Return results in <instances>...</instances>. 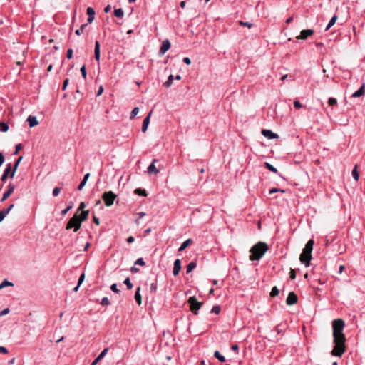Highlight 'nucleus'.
Returning <instances> with one entry per match:
<instances>
[{
	"instance_id": "f257e3e1",
	"label": "nucleus",
	"mask_w": 365,
	"mask_h": 365,
	"mask_svg": "<svg viewBox=\"0 0 365 365\" xmlns=\"http://www.w3.org/2000/svg\"><path fill=\"white\" fill-rule=\"evenodd\" d=\"M345 326L344 320L337 319L332 322L334 347L331 354L332 356H341L346 351V337L343 333Z\"/></svg>"
},
{
	"instance_id": "f03ea898",
	"label": "nucleus",
	"mask_w": 365,
	"mask_h": 365,
	"mask_svg": "<svg viewBox=\"0 0 365 365\" xmlns=\"http://www.w3.org/2000/svg\"><path fill=\"white\" fill-rule=\"evenodd\" d=\"M269 247L267 243L263 242H259L252 246L250 250L251 255H250V259L251 261L259 260L265 252L268 250Z\"/></svg>"
},
{
	"instance_id": "7ed1b4c3",
	"label": "nucleus",
	"mask_w": 365,
	"mask_h": 365,
	"mask_svg": "<svg viewBox=\"0 0 365 365\" xmlns=\"http://www.w3.org/2000/svg\"><path fill=\"white\" fill-rule=\"evenodd\" d=\"M314 240H309L305 245L304 248L302 250V254L299 257L300 262L304 264L305 267H309L310 264V260L312 259V252L313 250Z\"/></svg>"
},
{
	"instance_id": "20e7f679",
	"label": "nucleus",
	"mask_w": 365,
	"mask_h": 365,
	"mask_svg": "<svg viewBox=\"0 0 365 365\" xmlns=\"http://www.w3.org/2000/svg\"><path fill=\"white\" fill-rule=\"evenodd\" d=\"M81 222L78 219V215L75 214L68 222L66 230L73 229L74 232H77L81 226Z\"/></svg>"
},
{
	"instance_id": "39448f33",
	"label": "nucleus",
	"mask_w": 365,
	"mask_h": 365,
	"mask_svg": "<svg viewBox=\"0 0 365 365\" xmlns=\"http://www.w3.org/2000/svg\"><path fill=\"white\" fill-rule=\"evenodd\" d=\"M116 197L117 195L112 191L105 192L102 195V199L107 207H110L113 205Z\"/></svg>"
},
{
	"instance_id": "423d86ee",
	"label": "nucleus",
	"mask_w": 365,
	"mask_h": 365,
	"mask_svg": "<svg viewBox=\"0 0 365 365\" xmlns=\"http://www.w3.org/2000/svg\"><path fill=\"white\" fill-rule=\"evenodd\" d=\"M188 303L190 306V310L197 314V312L200 309L202 303L199 302L195 297H190L188 299Z\"/></svg>"
},
{
	"instance_id": "0eeeda50",
	"label": "nucleus",
	"mask_w": 365,
	"mask_h": 365,
	"mask_svg": "<svg viewBox=\"0 0 365 365\" xmlns=\"http://www.w3.org/2000/svg\"><path fill=\"white\" fill-rule=\"evenodd\" d=\"M314 34L313 29H304L300 32V35L297 37V39L306 40L309 36Z\"/></svg>"
},
{
	"instance_id": "6e6552de",
	"label": "nucleus",
	"mask_w": 365,
	"mask_h": 365,
	"mask_svg": "<svg viewBox=\"0 0 365 365\" xmlns=\"http://www.w3.org/2000/svg\"><path fill=\"white\" fill-rule=\"evenodd\" d=\"M297 300H298V297H297V294L294 292H291L289 293V294L287 296V298L286 299V303L288 305H293L297 302Z\"/></svg>"
},
{
	"instance_id": "1a4fd4ad",
	"label": "nucleus",
	"mask_w": 365,
	"mask_h": 365,
	"mask_svg": "<svg viewBox=\"0 0 365 365\" xmlns=\"http://www.w3.org/2000/svg\"><path fill=\"white\" fill-rule=\"evenodd\" d=\"M170 48V43L169 40L166 39L163 41L160 50H159V54L163 55L165 54Z\"/></svg>"
},
{
	"instance_id": "9d476101",
	"label": "nucleus",
	"mask_w": 365,
	"mask_h": 365,
	"mask_svg": "<svg viewBox=\"0 0 365 365\" xmlns=\"http://www.w3.org/2000/svg\"><path fill=\"white\" fill-rule=\"evenodd\" d=\"M262 134L268 139H274L277 138V135L273 133L271 130L263 129L262 130Z\"/></svg>"
},
{
	"instance_id": "9b49d317",
	"label": "nucleus",
	"mask_w": 365,
	"mask_h": 365,
	"mask_svg": "<svg viewBox=\"0 0 365 365\" xmlns=\"http://www.w3.org/2000/svg\"><path fill=\"white\" fill-rule=\"evenodd\" d=\"M86 14H88V22L91 24L95 19V11L92 7H88L86 9Z\"/></svg>"
},
{
	"instance_id": "f8f14e48",
	"label": "nucleus",
	"mask_w": 365,
	"mask_h": 365,
	"mask_svg": "<svg viewBox=\"0 0 365 365\" xmlns=\"http://www.w3.org/2000/svg\"><path fill=\"white\" fill-rule=\"evenodd\" d=\"M180 269H181V262L179 259H177L174 262V267H173V275L177 276L179 274Z\"/></svg>"
},
{
	"instance_id": "ddd939ff",
	"label": "nucleus",
	"mask_w": 365,
	"mask_h": 365,
	"mask_svg": "<svg viewBox=\"0 0 365 365\" xmlns=\"http://www.w3.org/2000/svg\"><path fill=\"white\" fill-rule=\"evenodd\" d=\"M151 114H152V111H150L148 113V115L146 116V118L144 119V120L143 122V125H142V132L143 133H145L148 129V125L150 123V118Z\"/></svg>"
},
{
	"instance_id": "4468645a",
	"label": "nucleus",
	"mask_w": 365,
	"mask_h": 365,
	"mask_svg": "<svg viewBox=\"0 0 365 365\" xmlns=\"http://www.w3.org/2000/svg\"><path fill=\"white\" fill-rule=\"evenodd\" d=\"M14 190V186L12 184H9L8 190L4 193L1 201L4 202V200H6L12 194Z\"/></svg>"
},
{
	"instance_id": "2eb2a0df",
	"label": "nucleus",
	"mask_w": 365,
	"mask_h": 365,
	"mask_svg": "<svg viewBox=\"0 0 365 365\" xmlns=\"http://www.w3.org/2000/svg\"><path fill=\"white\" fill-rule=\"evenodd\" d=\"M100 43L96 41L95 43L94 57L96 61H100Z\"/></svg>"
},
{
	"instance_id": "dca6fc26",
	"label": "nucleus",
	"mask_w": 365,
	"mask_h": 365,
	"mask_svg": "<svg viewBox=\"0 0 365 365\" xmlns=\"http://www.w3.org/2000/svg\"><path fill=\"white\" fill-rule=\"evenodd\" d=\"M108 351V348L104 349L101 352V354L94 359V361L91 363V365H96L99 362V361L101 360L105 356V355L106 354Z\"/></svg>"
},
{
	"instance_id": "f3484780",
	"label": "nucleus",
	"mask_w": 365,
	"mask_h": 365,
	"mask_svg": "<svg viewBox=\"0 0 365 365\" xmlns=\"http://www.w3.org/2000/svg\"><path fill=\"white\" fill-rule=\"evenodd\" d=\"M364 93H365V85L363 84L359 90H357L356 92H354L352 94L351 97L352 98H358V97H360L362 95H364Z\"/></svg>"
},
{
	"instance_id": "a211bd4d",
	"label": "nucleus",
	"mask_w": 365,
	"mask_h": 365,
	"mask_svg": "<svg viewBox=\"0 0 365 365\" xmlns=\"http://www.w3.org/2000/svg\"><path fill=\"white\" fill-rule=\"evenodd\" d=\"M11 163L7 164L6 168H5L4 172L1 176V181H3V182L6 181V180L8 178V175L11 171Z\"/></svg>"
},
{
	"instance_id": "6ab92c4d",
	"label": "nucleus",
	"mask_w": 365,
	"mask_h": 365,
	"mask_svg": "<svg viewBox=\"0 0 365 365\" xmlns=\"http://www.w3.org/2000/svg\"><path fill=\"white\" fill-rule=\"evenodd\" d=\"M27 121L31 128H33L38 124V122L36 118L34 115H29L27 118Z\"/></svg>"
},
{
	"instance_id": "aec40b11",
	"label": "nucleus",
	"mask_w": 365,
	"mask_h": 365,
	"mask_svg": "<svg viewBox=\"0 0 365 365\" xmlns=\"http://www.w3.org/2000/svg\"><path fill=\"white\" fill-rule=\"evenodd\" d=\"M157 162V160L156 159H154L153 160V163L148 166V172L149 173H155V174H157L159 170L156 168L155 165V163Z\"/></svg>"
},
{
	"instance_id": "412c9836",
	"label": "nucleus",
	"mask_w": 365,
	"mask_h": 365,
	"mask_svg": "<svg viewBox=\"0 0 365 365\" xmlns=\"http://www.w3.org/2000/svg\"><path fill=\"white\" fill-rule=\"evenodd\" d=\"M89 215V210H83L81 213L78 215V219L81 222H84L88 219Z\"/></svg>"
},
{
	"instance_id": "4be33fe9",
	"label": "nucleus",
	"mask_w": 365,
	"mask_h": 365,
	"mask_svg": "<svg viewBox=\"0 0 365 365\" xmlns=\"http://www.w3.org/2000/svg\"><path fill=\"white\" fill-rule=\"evenodd\" d=\"M89 177H90V173H86L84 175L82 181L81 182V183L78 186V190H81L83 189V187L85 186V185H86V182H87L88 179L89 178Z\"/></svg>"
},
{
	"instance_id": "5701e85b",
	"label": "nucleus",
	"mask_w": 365,
	"mask_h": 365,
	"mask_svg": "<svg viewBox=\"0 0 365 365\" xmlns=\"http://www.w3.org/2000/svg\"><path fill=\"white\" fill-rule=\"evenodd\" d=\"M337 16L335 14L334 15L331 19H330L329 22L328 23L327 26H326L325 31H328L332 26L334 25L337 20Z\"/></svg>"
},
{
	"instance_id": "b1692460",
	"label": "nucleus",
	"mask_w": 365,
	"mask_h": 365,
	"mask_svg": "<svg viewBox=\"0 0 365 365\" xmlns=\"http://www.w3.org/2000/svg\"><path fill=\"white\" fill-rule=\"evenodd\" d=\"M140 287H138V289L135 292V299L139 305H140L141 302H142V298H141V295L140 294Z\"/></svg>"
},
{
	"instance_id": "393cba45",
	"label": "nucleus",
	"mask_w": 365,
	"mask_h": 365,
	"mask_svg": "<svg viewBox=\"0 0 365 365\" xmlns=\"http://www.w3.org/2000/svg\"><path fill=\"white\" fill-rule=\"evenodd\" d=\"M191 239H188L187 240H185L181 245L180 247H179L178 249V251L179 252H182L187 247L189 246V245L190 244L191 242Z\"/></svg>"
},
{
	"instance_id": "a878e982",
	"label": "nucleus",
	"mask_w": 365,
	"mask_h": 365,
	"mask_svg": "<svg viewBox=\"0 0 365 365\" xmlns=\"http://www.w3.org/2000/svg\"><path fill=\"white\" fill-rule=\"evenodd\" d=\"M215 357H216L220 362H225L226 361L224 356H222L219 351H215L214 353Z\"/></svg>"
},
{
	"instance_id": "bb28decb",
	"label": "nucleus",
	"mask_w": 365,
	"mask_h": 365,
	"mask_svg": "<svg viewBox=\"0 0 365 365\" xmlns=\"http://www.w3.org/2000/svg\"><path fill=\"white\" fill-rule=\"evenodd\" d=\"M264 166L266 167V168H267L269 171L272 172V173H277V169L276 168H274L272 165H271L270 163H267V162H265L264 163Z\"/></svg>"
},
{
	"instance_id": "cd10ccee",
	"label": "nucleus",
	"mask_w": 365,
	"mask_h": 365,
	"mask_svg": "<svg viewBox=\"0 0 365 365\" xmlns=\"http://www.w3.org/2000/svg\"><path fill=\"white\" fill-rule=\"evenodd\" d=\"M114 15L117 18H122L124 15L123 10L122 9H116L114 10Z\"/></svg>"
},
{
	"instance_id": "c85d7f7f",
	"label": "nucleus",
	"mask_w": 365,
	"mask_h": 365,
	"mask_svg": "<svg viewBox=\"0 0 365 365\" xmlns=\"http://www.w3.org/2000/svg\"><path fill=\"white\" fill-rule=\"evenodd\" d=\"M173 79H174L173 76L170 75L168 78V80L164 83V86L166 88H169L173 84Z\"/></svg>"
},
{
	"instance_id": "c756f323",
	"label": "nucleus",
	"mask_w": 365,
	"mask_h": 365,
	"mask_svg": "<svg viewBox=\"0 0 365 365\" xmlns=\"http://www.w3.org/2000/svg\"><path fill=\"white\" fill-rule=\"evenodd\" d=\"M196 266L197 264L194 262H191L190 263H189L187 266V272L189 273L192 272L196 267Z\"/></svg>"
},
{
	"instance_id": "7c9ffc66",
	"label": "nucleus",
	"mask_w": 365,
	"mask_h": 365,
	"mask_svg": "<svg viewBox=\"0 0 365 365\" xmlns=\"http://www.w3.org/2000/svg\"><path fill=\"white\" fill-rule=\"evenodd\" d=\"M135 193L140 196H147V192L141 188H138L135 190Z\"/></svg>"
},
{
	"instance_id": "2f4dec72",
	"label": "nucleus",
	"mask_w": 365,
	"mask_h": 365,
	"mask_svg": "<svg viewBox=\"0 0 365 365\" xmlns=\"http://www.w3.org/2000/svg\"><path fill=\"white\" fill-rule=\"evenodd\" d=\"M22 160V156L19 157V159L17 160V161L15 163V165H14V170L13 171L11 172V178H12L14 176V174H15V172L17 169V167L20 163V161Z\"/></svg>"
},
{
	"instance_id": "473e14b6",
	"label": "nucleus",
	"mask_w": 365,
	"mask_h": 365,
	"mask_svg": "<svg viewBox=\"0 0 365 365\" xmlns=\"http://www.w3.org/2000/svg\"><path fill=\"white\" fill-rule=\"evenodd\" d=\"M9 130V125L4 122H0V130L1 132H6Z\"/></svg>"
},
{
	"instance_id": "72a5a7b5",
	"label": "nucleus",
	"mask_w": 365,
	"mask_h": 365,
	"mask_svg": "<svg viewBox=\"0 0 365 365\" xmlns=\"http://www.w3.org/2000/svg\"><path fill=\"white\" fill-rule=\"evenodd\" d=\"M8 286H14V284L12 282H9L7 279H4L1 284L0 287L1 289L8 287Z\"/></svg>"
},
{
	"instance_id": "f704fd0d",
	"label": "nucleus",
	"mask_w": 365,
	"mask_h": 365,
	"mask_svg": "<svg viewBox=\"0 0 365 365\" xmlns=\"http://www.w3.org/2000/svg\"><path fill=\"white\" fill-rule=\"evenodd\" d=\"M86 26H87L86 24H82L81 26V27L75 31L76 34L78 36L81 35L83 32V30Z\"/></svg>"
},
{
	"instance_id": "c9c22d12",
	"label": "nucleus",
	"mask_w": 365,
	"mask_h": 365,
	"mask_svg": "<svg viewBox=\"0 0 365 365\" xmlns=\"http://www.w3.org/2000/svg\"><path fill=\"white\" fill-rule=\"evenodd\" d=\"M73 207V202H70L67 207L61 211L62 215H65Z\"/></svg>"
},
{
	"instance_id": "e433bc0d",
	"label": "nucleus",
	"mask_w": 365,
	"mask_h": 365,
	"mask_svg": "<svg viewBox=\"0 0 365 365\" xmlns=\"http://www.w3.org/2000/svg\"><path fill=\"white\" fill-rule=\"evenodd\" d=\"M279 294V289L277 287H274L272 289V291L270 292V296L272 297H276Z\"/></svg>"
},
{
	"instance_id": "4c0bfd02",
	"label": "nucleus",
	"mask_w": 365,
	"mask_h": 365,
	"mask_svg": "<svg viewBox=\"0 0 365 365\" xmlns=\"http://www.w3.org/2000/svg\"><path fill=\"white\" fill-rule=\"evenodd\" d=\"M352 176H353V178H354L355 180L357 181L359 180V173H358L357 169H356V165L355 166V168L352 170Z\"/></svg>"
},
{
	"instance_id": "58836bf2",
	"label": "nucleus",
	"mask_w": 365,
	"mask_h": 365,
	"mask_svg": "<svg viewBox=\"0 0 365 365\" xmlns=\"http://www.w3.org/2000/svg\"><path fill=\"white\" fill-rule=\"evenodd\" d=\"M8 215V210L4 209L0 210V222L4 220V217Z\"/></svg>"
},
{
	"instance_id": "ea45409f",
	"label": "nucleus",
	"mask_w": 365,
	"mask_h": 365,
	"mask_svg": "<svg viewBox=\"0 0 365 365\" xmlns=\"http://www.w3.org/2000/svg\"><path fill=\"white\" fill-rule=\"evenodd\" d=\"M123 283L127 286L128 289H130L133 288V284L130 282V279L129 277L126 278Z\"/></svg>"
},
{
	"instance_id": "a19ab883",
	"label": "nucleus",
	"mask_w": 365,
	"mask_h": 365,
	"mask_svg": "<svg viewBox=\"0 0 365 365\" xmlns=\"http://www.w3.org/2000/svg\"><path fill=\"white\" fill-rule=\"evenodd\" d=\"M138 112H139V108L138 107L134 108L130 114V119L134 118L137 115Z\"/></svg>"
},
{
	"instance_id": "79ce46f5",
	"label": "nucleus",
	"mask_w": 365,
	"mask_h": 365,
	"mask_svg": "<svg viewBox=\"0 0 365 365\" xmlns=\"http://www.w3.org/2000/svg\"><path fill=\"white\" fill-rule=\"evenodd\" d=\"M101 304L103 306H108L110 304V301L108 297H105L101 299Z\"/></svg>"
},
{
	"instance_id": "37998d69",
	"label": "nucleus",
	"mask_w": 365,
	"mask_h": 365,
	"mask_svg": "<svg viewBox=\"0 0 365 365\" xmlns=\"http://www.w3.org/2000/svg\"><path fill=\"white\" fill-rule=\"evenodd\" d=\"M220 307L218 305L213 306V307L212 308V310H211L212 313H215L217 314H218L220 313Z\"/></svg>"
},
{
	"instance_id": "c03bdc74",
	"label": "nucleus",
	"mask_w": 365,
	"mask_h": 365,
	"mask_svg": "<svg viewBox=\"0 0 365 365\" xmlns=\"http://www.w3.org/2000/svg\"><path fill=\"white\" fill-rule=\"evenodd\" d=\"M328 103L329 106H335L337 103V101L334 98H329L328 100Z\"/></svg>"
},
{
	"instance_id": "a18cd8bd",
	"label": "nucleus",
	"mask_w": 365,
	"mask_h": 365,
	"mask_svg": "<svg viewBox=\"0 0 365 365\" xmlns=\"http://www.w3.org/2000/svg\"><path fill=\"white\" fill-rule=\"evenodd\" d=\"M110 289L114 292L115 293H117V294H119L120 293V290L118 289L117 287V284H113L111 286H110Z\"/></svg>"
},
{
	"instance_id": "49530a36",
	"label": "nucleus",
	"mask_w": 365,
	"mask_h": 365,
	"mask_svg": "<svg viewBox=\"0 0 365 365\" xmlns=\"http://www.w3.org/2000/svg\"><path fill=\"white\" fill-rule=\"evenodd\" d=\"M135 264L140 266H144L145 264L144 259L143 258H138Z\"/></svg>"
},
{
	"instance_id": "de8ad7c7",
	"label": "nucleus",
	"mask_w": 365,
	"mask_h": 365,
	"mask_svg": "<svg viewBox=\"0 0 365 365\" xmlns=\"http://www.w3.org/2000/svg\"><path fill=\"white\" fill-rule=\"evenodd\" d=\"M81 74H82V76L84 79H86V66L83 65L81 68Z\"/></svg>"
},
{
	"instance_id": "09e8293b",
	"label": "nucleus",
	"mask_w": 365,
	"mask_h": 365,
	"mask_svg": "<svg viewBox=\"0 0 365 365\" xmlns=\"http://www.w3.org/2000/svg\"><path fill=\"white\" fill-rule=\"evenodd\" d=\"M239 23L241 26H247L248 28H251L253 26V24L250 22H244L242 21H240Z\"/></svg>"
},
{
	"instance_id": "8fccbe9b",
	"label": "nucleus",
	"mask_w": 365,
	"mask_h": 365,
	"mask_svg": "<svg viewBox=\"0 0 365 365\" xmlns=\"http://www.w3.org/2000/svg\"><path fill=\"white\" fill-rule=\"evenodd\" d=\"M60 192H61V188L58 187H56L53 190V195L54 197H56L59 195Z\"/></svg>"
},
{
	"instance_id": "3c124183",
	"label": "nucleus",
	"mask_w": 365,
	"mask_h": 365,
	"mask_svg": "<svg viewBox=\"0 0 365 365\" xmlns=\"http://www.w3.org/2000/svg\"><path fill=\"white\" fill-rule=\"evenodd\" d=\"M84 279H85V274L83 273V274H81V276H80V277L78 279V286H81V284L84 281Z\"/></svg>"
},
{
	"instance_id": "603ef678",
	"label": "nucleus",
	"mask_w": 365,
	"mask_h": 365,
	"mask_svg": "<svg viewBox=\"0 0 365 365\" xmlns=\"http://www.w3.org/2000/svg\"><path fill=\"white\" fill-rule=\"evenodd\" d=\"M294 106L296 108H301L302 107V103L299 101H294Z\"/></svg>"
},
{
	"instance_id": "864d4df0",
	"label": "nucleus",
	"mask_w": 365,
	"mask_h": 365,
	"mask_svg": "<svg viewBox=\"0 0 365 365\" xmlns=\"http://www.w3.org/2000/svg\"><path fill=\"white\" fill-rule=\"evenodd\" d=\"M22 145L21 143H19L16 145V150H15V152H14V155H16L19 151L22 148Z\"/></svg>"
},
{
	"instance_id": "5fc2aeb1",
	"label": "nucleus",
	"mask_w": 365,
	"mask_h": 365,
	"mask_svg": "<svg viewBox=\"0 0 365 365\" xmlns=\"http://www.w3.org/2000/svg\"><path fill=\"white\" fill-rule=\"evenodd\" d=\"M66 56L68 59L73 57V50L71 48L68 49Z\"/></svg>"
},
{
	"instance_id": "6e6d98bb",
	"label": "nucleus",
	"mask_w": 365,
	"mask_h": 365,
	"mask_svg": "<svg viewBox=\"0 0 365 365\" xmlns=\"http://www.w3.org/2000/svg\"><path fill=\"white\" fill-rule=\"evenodd\" d=\"M290 275H289V277L292 279H294L296 278V272L294 269H291L290 271Z\"/></svg>"
},
{
	"instance_id": "4d7b16f0",
	"label": "nucleus",
	"mask_w": 365,
	"mask_h": 365,
	"mask_svg": "<svg viewBox=\"0 0 365 365\" xmlns=\"http://www.w3.org/2000/svg\"><path fill=\"white\" fill-rule=\"evenodd\" d=\"M157 289V284L156 283H152L150 284V290L153 292H155Z\"/></svg>"
},
{
	"instance_id": "13d9d810",
	"label": "nucleus",
	"mask_w": 365,
	"mask_h": 365,
	"mask_svg": "<svg viewBox=\"0 0 365 365\" xmlns=\"http://www.w3.org/2000/svg\"><path fill=\"white\" fill-rule=\"evenodd\" d=\"M85 207H86V204H85V202H82L79 205L78 211H83Z\"/></svg>"
},
{
	"instance_id": "bf43d9fd",
	"label": "nucleus",
	"mask_w": 365,
	"mask_h": 365,
	"mask_svg": "<svg viewBox=\"0 0 365 365\" xmlns=\"http://www.w3.org/2000/svg\"><path fill=\"white\" fill-rule=\"evenodd\" d=\"M279 192V189L277 187H273L269 190V194H273Z\"/></svg>"
},
{
	"instance_id": "052dcab7",
	"label": "nucleus",
	"mask_w": 365,
	"mask_h": 365,
	"mask_svg": "<svg viewBox=\"0 0 365 365\" xmlns=\"http://www.w3.org/2000/svg\"><path fill=\"white\" fill-rule=\"evenodd\" d=\"M5 158L2 153H0V167L2 165V164L4 163Z\"/></svg>"
},
{
	"instance_id": "680f3d73",
	"label": "nucleus",
	"mask_w": 365,
	"mask_h": 365,
	"mask_svg": "<svg viewBox=\"0 0 365 365\" xmlns=\"http://www.w3.org/2000/svg\"><path fill=\"white\" fill-rule=\"evenodd\" d=\"M9 312V308H6V309H4V310H2L0 312V316H3V315H5V314H7Z\"/></svg>"
},
{
	"instance_id": "e2e57ef3",
	"label": "nucleus",
	"mask_w": 365,
	"mask_h": 365,
	"mask_svg": "<svg viewBox=\"0 0 365 365\" xmlns=\"http://www.w3.org/2000/svg\"><path fill=\"white\" fill-rule=\"evenodd\" d=\"M68 81H69L68 78H66L64 80L63 84V88H62L63 90H65L66 88V87L68 84Z\"/></svg>"
},
{
	"instance_id": "0e129e2a",
	"label": "nucleus",
	"mask_w": 365,
	"mask_h": 365,
	"mask_svg": "<svg viewBox=\"0 0 365 365\" xmlns=\"http://www.w3.org/2000/svg\"><path fill=\"white\" fill-rule=\"evenodd\" d=\"M0 353H1V354H6V353H8V350L4 346H0Z\"/></svg>"
},
{
	"instance_id": "69168bd1",
	"label": "nucleus",
	"mask_w": 365,
	"mask_h": 365,
	"mask_svg": "<svg viewBox=\"0 0 365 365\" xmlns=\"http://www.w3.org/2000/svg\"><path fill=\"white\" fill-rule=\"evenodd\" d=\"M183 62L187 65H190L191 63V60L188 57H185L183 58Z\"/></svg>"
},
{
	"instance_id": "338daca9",
	"label": "nucleus",
	"mask_w": 365,
	"mask_h": 365,
	"mask_svg": "<svg viewBox=\"0 0 365 365\" xmlns=\"http://www.w3.org/2000/svg\"><path fill=\"white\" fill-rule=\"evenodd\" d=\"M103 91V86H101L99 87V88H98V92H97V96H101V95L102 94Z\"/></svg>"
},
{
	"instance_id": "774afa93",
	"label": "nucleus",
	"mask_w": 365,
	"mask_h": 365,
	"mask_svg": "<svg viewBox=\"0 0 365 365\" xmlns=\"http://www.w3.org/2000/svg\"><path fill=\"white\" fill-rule=\"evenodd\" d=\"M135 240L134 237L133 236H130L127 238V242L128 243H132Z\"/></svg>"
}]
</instances>
